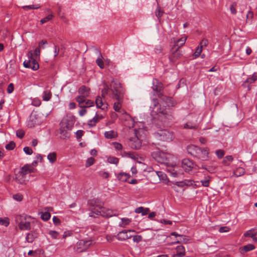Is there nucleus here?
Wrapping results in <instances>:
<instances>
[{"label": "nucleus", "instance_id": "1", "mask_svg": "<svg viewBox=\"0 0 257 257\" xmlns=\"http://www.w3.org/2000/svg\"><path fill=\"white\" fill-rule=\"evenodd\" d=\"M152 89L156 93V95L163 101L165 102L169 106H173L176 102L174 101L172 97L165 96L162 91L164 89L163 84L159 81L157 79H154L153 80Z\"/></svg>", "mask_w": 257, "mask_h": 257}, {"label": "nucleus", "instance_id": "2", "mask_svg": "<svg viewBox=\"0 0 257 257\" xmlns=\"http://www.w3.org/2000/svg\"><path fill=\"white\" fill-rule=\"evenodd\" d=\"M112 98L116 101L114 103L113 108L117 112H121V103L123 98V92L120 84H117L112 88Z\"/></svg>", "mask_w": 257, "mask_h": 257}, {"label": "nucleus", "instance_id": "3", "mask_svg": "<svg viewBox=\"0 0 257 257\" xmlns=\"http://www.w3.org/2000/svg\"><path fill=\"white\" fill-rule=\"evenodd\" d=\"M31 217L24 214L18 215L16 217V221L18 226L22 230L31 229Z\"/></svg>", "mask_w": 257, "mask_h": 257}, {"label": "nucleus", "instance_id": "4", "mask_svg": "<svg viewBox=\"0 0 257 257\" xmlns=\"http://www.w3.org/2000/svg\"><path fill=\"white\" fill-rule=\"evenodd\" d=\"M154 135L157 139L168 142L172 141L175 137L173 132L167 129L160 130L155 133Z\"/></svg>", "mask_w": 257, "mask_h": 257}, {"label": "nucleus", "instance_id": "5", "mask_svg": "<svg viewBox=\"0 0 257 257\" xmlns=\"http://www.w3.org/2000/svg\"><path fill=\"white\" fill-rule=\"evenodd\" d=\"M152 156L156 161L164 164H170V160L173 158L171 155L159 150L152 153Z\"/></svg>", "mask_w": 257, "mask_h": 257}, {"label": "nucleus", "instance_id": "6", "mask_svg": "<svg viewBox=\"0 0 257 257\" xmlns=\"http://www.w3.org/2000/svg\"><path fill=\"white\" fill-rule=\"evenodd\" d=\"M116 215V211L105 208L102 207L100 210L94 211L92 213H89V216L90 217L95 218L99 215H101L103 217H110Z\"/></svg>", "mask_w": 257, "mask_h": 257}, {"label": "nucleus", "instance_id": "7", "mask_svg": "<svg viewBox=\"0 0 257 257\" xmlns=\"http://www.w3.org/2000/svg\"><path fill=\"white\" fill-rule=\"evenodd\" d=\"M182 167L186 172L191 173L193 170H197L199 168L192 161L184 159L182 161Z\"/></svg>", "mask_w": 257, "mask_h": 257}, {"label": "nucleus", "instance_id": "8", "mask_svg": "<svg viewBox=\"0 0 257 257\" xmlns=\"http://www.w3.org/2000/svg\"><path fill=\"white\" fill-rule=\"evenodd\" d=\"M88 204L90 207V209L92 213L94 211L100 210L103 206V202L98 198H93L88 201Z\"/></svg>", "mask_w": 257, "mask_h": 257}, {"label": "nucleus", "instance_id": "9", "mask_svg": "<svg viewBox=\"0 0 257 257\" xmlns=\"http://www.w3.org/2000/svg\"><path fill=\"white\" fill-rule=\"evenodd\" d=\"M24 66L26 68H31L33 70H37L39 68V65L36 59L34 58L33 54L30 53L29 56V60L25 61L23 63Z\"/></svg>", "mask_w": 257, "mask_h": 257}, {"label": "nucleus", "instance_id": "10", "mask_svg": "<svg viewBox=\"0 0 257 257\" xmlns=\"http://www.w3.org/2000/svg\"><path fill=\"white\" fill-rule=\"evenodd\" d=\"M117 84H120L117 81H115L114 80H112L111 82L110 85H108L106 84H104V88L101 91V96L104 98L106 95L109 94V96L112 98V88L114 86H116Z\"/></svg>", "mask_w": 257, "mask_h": 257}, {"label": "nucleus", "instance_id": "11", "mask_svg": "<svg viewBox=\"0 0 257 257\" xmlns=\"http://www.w3.org/2000/svg\"><path fill=\"white\" fill-rule=\"evenodd\" d=\"M208 154L209 150L208 148H201L199 147L195 158L203 161H207L208 159Z\"/></svg>", "mask_w": 257, "mask_h": 257}, {"label": "nucleus", "instance_id": "12", "mask_svg": "<svg viewBox=\"0 0 257 257\" xmlns=\"http://www.w3.org/2000/svg\"><path fill=\"white\" fill-rule=\"evenodd\" d=\"M89 88L86 87L85 86H81L79 89L78 92L80 94L79 96L76 98L77 101H81L82 99L86 98L89 94Z\"/></svg>", "mask_w": 257, "mask_h": 257}, {"label": "nucleus", "instance_id": "13", "mask_svg": "<svg viewBox=\"0 0 257 257\" xmlns=\"http://www.w3.org/2000/svg\"><path fill=\"white\" fill-rule=\"evenodd\" d=\"M60 125V128L58 130V132L60 135V138L63 140L69 138L70 137V134L67 131V130L68 129V125L64 124L63 123H61Z\"/></svg>", "mask_w": 257, "mask_h": 257}, {"label": "nucleus", "instance_id": "14", "mask_svg": "<svg viewBox=\"0 0 257 257\" xmlns=\"http://www.w3.org/2000/svg\"><path fill=\"white\" fill-rule=\"evenodd\" d=\"M128 145L133 149L139 150L141 147L142 143L138 137H136L130 139Z\"/></svg>", "mask_w": 257, "mask_h": 257}, {"label": "nucleus", "instance_id": "15", "mask_svg": "<svg viewBox=\"0 0 257 257\" xmlns=\"http://www.w3.org/2000/svg\"><path fill=\"white\" fill-rule=\"evenodd\" d=\"M187 37H182L180 39H176L173 38L171 41L172 42L174 43V45L172 47V49L174 48H178L180 49L182 46H183L186 41Z\"/></svg>", "mask_w": 257, "mask_h": 257}, {"label": "nucleus", "instance_id": "16", "mask_svg": "<svg viewBox=\"0 0 257 257\" xmlns=\"http://www.w3.org/2000/svg\"><path fill=\"white\" fill-rule=\"evenodd\" d=\"M135 232L134 230H124L120 231L116 236V238L119 240H124L130 238L132 237L131 234H128V232Z\"/></svg>", "mask_w": 257, "mask_h": 257}, {"label": "nucleus", "instance_id": "17", "mask_svg": "<svg viewBox=\"0 0 257 257\" xmlns=\"http://www.w3.org/2000/svg\"><path fill=\"white\" fill-rule=\"evenodd\" d=\"M167 167V170L170 175L173 177H176L178 176L177 171L176 170L177 168L176 163H171L170 162V164H166Z\"/></svg>", "mask_w": 257, "mask_h": 257}, {"label": "nucleus", "instance_id": "18", "mask_svg": "<svg viewBox=\"0 0 257 257\" xmlns=\"http://www.w3.org/2000/svg\"><path fill=\"white\" fill-rule=\"evenodd\" d=\"M102 97L97 96L95 100V103L97 108L105 109L107 107V104L104 100Z\"/></svg>", "mask_w": 257, "mask_h": 257}, {"label": "nucleus", "instance_id": "19", "mask_svg": "<svg viewBox=\"0 0 257 257\" xmlns=\"http://www.w3.org/2000/svg\"><path fill=\"white\" fill-rule=\"evenodd\" d=\"M179 50V49L176 48L174 49H171L172 54L170 56V59L172 61L175 62L177 59L181 57L182 53Z\"/></svg>", "mask_w": 257, "mask_h": 257}, {"label": "nucleus", "instance_id": "20", "mask_svg": "<svg viewBox=\"0 0 257 257\" xmlns=\"http://www.w3.org/2000/svg\"><path fill=\"white\" fill-rule=\"evenodd\" d=\"M257 79V73H254L252 75L248 78L242 84V86L244 87H247L248 89L249 90L250 89V86L248 84V83L251 84L254 83Z\"/></svg>", "mask_w": 257, "mask_h": 257}, {"label": "nucleus", "instance_id": "21", "mask_svg": "<svg viewBox=\"0 0 257 257\" xmlns=\"http://www.w3.org/2000/svg\"><path fill=\"white\" fill-rule=\"evenodd\" d=\"M79 105L81 108L89 107L93 105L94 102L91 100H86V98L82 99L81 101H77Z\"/></svg>", "mask_w": 257, "mask_h": 257}, {"label": "nucleus", "instance_id": "22", "mask_svg": "<svg viewBox=\"0 0 257 257\" xmlns=\"http://www.w3.org/2000/svg\"><path fill=\"white\" fill-rule=\"evenodd\" d=\"M38 237V233L35 230L27 234L26 240L29 243H32L35 238Z\"/></svg>", "mask_w": 257, "mask_h": 257}, {"label": "nucleus", "instance_id": "23", "mask_svg": "<svg viewBox=\"0 0 257 257\" xmlns=\"http://www.w3.org/2000/svg\"><path fill=\"white\" fill-rule=\"evenodd\" d=\"M15 180L19 184H24L26 181V176L24 175L22 172H18L15 173Z\"/></svg>", "mask_w": 257, "mask_h": 257}, {"label": "nucleus", "instance_id": "24", "mask_svg": "<svg viewBox=\"0 0 257 257\" xmlns=\"http://www.w3.org/2000/svg\"><path fill=\"white\" fill-rule=\"evenodd\" d=\"M199 147L195 145H189L187 148L188 153L194 157H196Z\"/></svg>", "mask_w": 257, "mask_h": 257}, {"label": "nucleus", "instance_id": "25", "mask_svg": "<svg viewBox=\"0 0 257 257\" xmlns=\"http://www.w3.org/2000/svg\"><path fill=\"white\" fill-rule=\"evenodd\" d=\"M102 115H99L96 114L95 116L91 119L89 120L88 124L90 127H93L95 125L96 123H97L100 119L103 118Z\"/></svg>", "mask_w": 257, "mask_h": 257}, {"label": "nucleus", "instance_id": "26", "mask_svg": "<svg viewBox=\"0 0 257 257\" xmlns=\"http://www.w3.org/2000/svg\"><path fill=\"white\" fill-rule=\"evenodd\" d=\"M38 123V121L37 120L36 115L35 114L32 113L29 117V120L28 122V126L30 127H32L35 126V125Z\"/></svg>", "mask_w": 257, "mask_h": 257}, {"label": "nucleus", "instance_id": "27", "mask_svg": "<svg viewBox=\"0 0 257 257\" xmlns=\"http://www.w3.org/2000/svg\"><path fill=\"white\" fill-rule=\"evenodd\" d=\"M33 169L31 167L30 165H26L23 166L18 172H22L23 174H24V175L26 176V175H27L29 173L33 172Z\"/></svg>", "mask_w": 257, "mask_h": 257}, {"label": "nucleus", "instance_id": "28", "mask_svg": "<svg viewBox=\"0 0 257 257\" xmlns=\"http://www.w3.org/2000/svg\"><path fill=\"white\" fill-rule=\"evenodd\" d=\"M150 210L149 208L139 207L135 209V212L136 213H141L142 215H147L149 213Z\"/></svg>", "mask_w": 257, "mask_h": 257}, {"label": "nucleus", "instance_id": "29", "mask_svg": "<svg viewBox=\"0 0 257 257\" xmlns=\"http://www.w3.org/2000/svg\"><path fill=\"white\" fill-rule=\"evenodd\" d=\"M94 50L96 53H97L99 56V57L96 59V63L100 68L102 69L104 68V63L102 59L100 58L102 57L100 51L97 48H95Z\"/></svg>", "mask_w": 257, "mask_h": 257}, {"label": "nucleus", "instance_id": "30", "mask_svg": "<svg viewBox=\"0 0 257 257\" xmlns=\"http://www.w3.org/2000/svg\"><path fill=\"white\" fill-rule=\"evenodd\" d=\"M177 254L176 256L178 257H182L185 254V247L183 245H179L176 247ZM174 256L175 255H174Z\"/></svg>", "mask_w": 257, "mask_h": 257}, {"label": "nucleus", "instance_id": "31", "mask_svg": "<svg viewBox=\"0 0 257 257\" xmlns=\"http://www.w3.org/2000/svg\"><path fill=\"white\" fill-rule=\"evenodd\" d=\"M130 178V175L128 174L121 172L117 175V179L122 182H126L127 180Z\"/></svg>", "mask_w": 257, "mask_h": 257}, {"label": "nucleus", "instance_id": "32", "mask_svg": "<svg viewBox=\"0 0 257 257\" xmlns=\"http://www.w3.org/2000/svg\"><path fill=\"white\" fill-rule=\"evenodd\" d=\"M178 187H183L185 186H191L193 184L191 180H185L182 181L176 182L175 183Z\"/></svg>", "mask_w": 257, "mask_h": 257}, {"label": "nucleus", "instance_id": "33", "mask_svg": "<svg viewBox=\"0 0 257 257\" xmlns=\"http://www.w3.org/2000/svg\"><path fill=\"white\" fill-rule=\"evenodd\" d=\"M52 94L50 90L46 89L44 91L42 94V99L44 101H49L51 99Z\"/></svg>", "mask_w": 257, "mask_h": 257}, {"label": "nucleus", "instance_id": "34", "mask_svg": "<svg viewBox=\"0 0 257 257\" xmlns=\"http://www.w3.org/2000/svg\"><path fill=\"white\" fill-rule=\"evenodd\" d=\"M122 156L130 158L134 160H137L139 158V156L137 154L132 152H123Z\"/></svg>", "mask_w": 257, "mask_h": 257}, {"label": "nucleus", "instance_id": "35", "mask_svg": "<svg viewBox=\"0 0 257 257\" xmlns=\"http://www.w3.org/2000/svg\"><path fill=\"white\" fill-rule=\"evenodd\" d=\"M188 238L184 235H181L180 238L173 242V244H177V243H186L188 242Z\"/></svg>", "mask_w": 257, "mask_h": 257}, {"label": "nucleus", "instance_id": "36", "mask_svg": "<svg viewBox=\"0 0 257 257\" xmlns=\"http://www.w3.org/2000/svg\"><path fill=\"white\" fill-rule=\"evenodd\" d=\"M41 214V218L44 221H47L50 218L51 214L48 210L45 212H42Z\"/></svg>", "mask_w": 257, "mask_h": 257}, {"label": "nucleus", "instance_id": "37", "mask_svg": "<svg viewBox=\"0 0 257 257\" xmlns=\"http://www.w3.org/2000/svg\"><path fill=\"white\" fill-rule=\"evenodd\" d=\"M56 153L55 152L50 153L47 156V159L49 162L53 164L56 161Z\"/></svg>", "mask_w": 257, "mask_h": 257}, {"label": "nucleus", "instance_id": "38", "mask_svg": "<svg viewBox=\"0 0 257 257\" xmlns=\"http://www.w3.org/2000/svg\"><path fill=\"white\" fill-rule=\"evenodd\" d=\"M254 228H252L246 231L244 234V236L245 237H250L252 238L253 236L257 235V231L256 232H254Z\"/></svg>", "mask_w": 257, "mask_h": 257}, {"label": "nucleus", "instance_id": "39", "mask_svg": "<svg viewBox=\"0 0 257 257\" xmlns=\"http://www.w3.org/2000/svg\"><path fill=\"white\" fill-rule=\"evenodd\" d=\"M104 136L107 139H111L115 137V133L113 131L106 132L104 133Z\"/></svg>", "mask_w": 257, "mask_h": 257}, {"label": "nucleus", "instance_id": "40", "mask_svg": "<svg viewBox=\"0 0 257 257\" xmlns=\"http://www.w3.org/2000/svg\"><path fill=\"white\" fill-rule=\"evenodd\" d=\"M184 128L185 129H196V125L190 121L187 122L184 125Z\"/></svg>", "mask_w": 257, "mask_h": 257}, {"label": "nucleus", "instance_id": "41", "mask_svg": "<svg viewBox=\"0 0 257 257\" xmlns=\"http://www.w3.org/2000/svg\"><path fill=\"white\" fill-rule=\"evenodd\" d=\"M244 173V170L242 168H238L234 171V175L237 177L240 176Z\"/></svg>", "mask_w": 257, "mask_h": 257}, {"label": "nucleus", "instance_id": "42", "mask_svg": "<svg viewBox=\"0 0 257 257\" xmlns=\"http://www.w3.org/2000/svg\"><path fill=\"white\" fill-rule=\"evenodd\" d=\"M255 248V246L251 244H248L247 245H244L242 250L244 251V252H247L250 250H252Z\"/></svg>", "mask_w": 257, "mask_h": 257}, {"label": "nucleus", "instance_id": "43", "mask_svg": "<svg viewBox=\"0 0 257 257\" xmlns=\"http://www.w3.org/2000/svg\"><path fill=\"white\" fill-rule=\"evenodd\" d=\"M159 112L163 114L168 119L171 120L173 117V115L171 114L168 113L166 110L160 109Z\"/></svg>", "mask_w": 257, "mask_h": 257}, {"label": "nucleus", "instance_id": "44", "mask_svg": "<svg viewBox=\"0 0 257 257\" xmlns=\"http://www.w3.org/2000/svg\"><path fill=\"white\" fill-rule=\"evenodd\" d=\"M233 158L232 156H227L225 157L223 161V163L225 165H229V163L228 162H231L232 161Z\"/></svg>", "mask_w": 257, "mask_h": 257}, {"label": "nucleus", "instance_id": "45", "mask_svg": "<svg viewBox=\"0 0 257 257\" xmlns=\"http://www.w3.org/2000/svg\"><path fill=\"white\" fill-rule=\"evenodd\" d=\"M164 11L160 7H158L156 10L155 14L156 17L159 19L163 15Z\"/></svg>", "mask_w": 257, "mask_h": 257}, {"label": "nucleus", "instance_id": "46", "mask_svg": "<svg viewBox=\"0 0 257 257\" xmlns=\"http://www.w3.org/2000/svg\"><path fill=\"white\" fill-rule=\"evenodd\" d=\"M16 146L14 142L11 141L6 146V149L8 150H13Z\"/></svg>", "mask_w": 257, "mask_h": 257}, {"label": "nucleus", "instance_id": "47", "mask_svg": "<svg viewBox=\"0 0 257 257\" xmlns=\"http://www.w3.org/2000/svg\"><path fill=\"white\" fill-rule=\"evenodd\" d=\"M95 160L92 157H90L87 159L86 164H85V167H88L91 165H92L94 163Z\"/></svg>", "mask_w": 257, "mask_h": 257}, {"label": "nucleus", "instance_id": "48", "mask_svg": "<svg viewBox=\"0 0 257 257\" xmlns=\"http://www.w3.org/2000/svg\"><path fill=\"white\" fill-rule=\"evenodd\" d=\"M53 17V15L52 14L48 15L47 17L42 19L40 21L41 24H43L48 22L49 21H50V20H51L52 19Z\"/></svg>", "mask_w": 257, "mask_h": 257}, {"label": "nucleus", "instance_id": "49", "mask_svg": "<svg viewBox=\"0 0 257 257\" xmlns=\"http://www.w3.org/2000/svg\"><path fill=\"white\" fill-rule=\"evenodd\" d=\"M122 223L120 224L121 227H124L125 225L128 224L131 222V219L128 218H121Z\"/></svg>", "mask_w": 257, "mask_h": 257}, {"label": "nucleus", "instance_id": "50", "mask_svg": "<svg viewBox=\"0 0 257 257\" xmlns=\"http://www.w3.org/2000/svg\"><path fill=\"white\" fill-rule=\"evenodd\" d=\"M107 160L110 164H117L118 163V159L114 157H109Z\"/></svg>", "mask_w": 257, "mask_h": 257}, {"label": "nucleus", "instance_id": "51", "mask_svg": "<svg viewBox=\"0 0 257 257\" xmlns=\"http://www.w3.org/2000/svg\"><path fill=\"white\" fill-rule=\"evenodd\" d=\"M49 234L54 239L57 238V237L59 235V233L58 232H57L56 231H54V230H50L49 231Z\"/></svg>", "mask_w": 257, "mask_h": 257}, {"label": "nucleus", "instance_id": "52", "mask_svg": "<svg viewBox=\"0 0 257 257\" xmlns=\"http://www.w3.org/2000/svg\"><path fill=\"white\" fill-rule=\"evenodd\" d=\"M202 51V48H201L200 47L198 46L196 49L195 52L194 53V56L195 57H198L200 55V53H201Z\"/></svg>", "mask_w": 257, "mask_h": 257}, {"label": "nucleus", "instance_id": "53", "mask_svg": "<svg viewBox=\"0 0 257 257\" xmlns=\"http://www.w3.org/2000/svg\"><path fill=\"white\" fill-rule=\"evenodd\" d=\"M40 6L39 5H36V6H33V5H30V6H23L22 8L24 10L26 9H37L39 8Z\"/></svg>", "mask_w": 257, "mask_h": 257}, {"label": "nucleus", "instance_id": "54", "mask_svg": "<svg viewBox=\"0 0 257 257\" xmlns=\"http://www.w3.org/2000/svg\"><path fill=\"white\" fill-rule=\"evenodd\" d=\"M23 150L26 154L29 155H30L33 153V151L32 149L28 147H26L24 148Z\"/></svg>", "mask_w": 257, "mask_h": 257}, {"label": "nucleus", "instance_id": "55", "mask_svg": "<svg viewBox=\"0 0 257 257\" xmlns=\"http://www.w3.org/2000/svg\"><path fill=\"white\" fill-rule=\"evenodd\" d=\"M236 6V4L235 3H233L230 7V10L231 13L233 14H235L236 13V10L235 9V7Z\"/></svg>", "mask_w": 257, "mask_h": 257}, {"label": "nucleus", "instance_id": "56", "mask_svg": "<svg viewBox=\"0 0 257 257\" xmlns=\"http://www.w3.org/2000/svg\"><path fill=\"white\" fill-rule=\"evenodd\" d=\"M208 40L206 39H203L200 43V46L201 48L203 47H206L208 45Z\"/></svg>", "mask_w": 257, "mask_h": 257}, {"label": "nucleus", "instance_id": "57", "mask_svg": "<svg viewBox=\"0 0 257 257\" xmlns=\"http://www.w3.org/2000/svg\"><path fill=\"white\" fill-rule=\"evenodd\" d=\"M216 155L219 158H221L224 155V152L223 150H218L215 152Z\"/></svg>", "mask_w": 257, "mask_h": 257}, {"label": "nucleus", "instance_id": "58", "mask_svg": "<svg viewBox=\"0 0 257 257\" xmlns=\"http://www.w3.org/2000/svg\"><path fill=\"white\" fill-rule=\"evenodd\" d=\"M13 198L18 201H21L23 199V196L21 194H17L13 196Z\"/></svg>", "mask_w": 257, "mask_h": 257}, {"label": "nucleus", "instance_id": "59", "mask_svg": "<svg viewBox=\"0 0 257 257\" xmlns=\"http://www.w3.org/2000/svg\"><path fill=\"white\" fill-rule=\"evenodd\" d=\"M113 144L114 147L115 148V149L116 150H120L122 148V146L121 144H120L119 143L114 142V143H113Z\"/></svg>", "mask_w": 257, "mask_h": 257}, {"label": "nucleus", "instance_id": "60", "mask_svg": "<svg viewBox=\"0 0 257 257\" xmlns=\"http://www.w3.org/2000/svg\"><path fill=\"white\" fill-rule=\"evenodd\" d=\"M142 240V237L141 235H135L133 236V240L134 242H139Z\"/></svg>", "mask_w": 257, "mask_h": 257}, {"label": "nucleus", "instance_id": "61", "mask_svg": "<svg viewBox=\"0 0 257 257\" xmlns=\"http://www.w3.org/2000/svg\"><path fill=\"white\" fill-rule=\"evenodd\" d=\"M24 135H25L24 132L22 130H18L17 131L16 135L18 138H19L20 139H22V138H23Z\"/></svg>", "mask_w": 257, "mask_h": 257}, {"label": "nucleus", "instance_id": "62", "mask_svg": "<svg viewBox=\"0 0 257 257\" xmlns=\"http://www.w3.org/2000/svg\"><path fill=\"white\" fill-rule=\"evenodd\" d=\"M84 132L82 130H78L76 133V138L77 139H80L81 138L82 136L83 135Z\"/></svg>", "mask_w": 257, "mask_h": 257}, {"label": "nucleus", "instance_id": "63", "mask_svg": "<svg viewBox=\"0 0 257 257\" xmlns=\"http://www.w3.org/2000/svg\"><path fill=\"white\" fill-rule=\"evenodd\" d=\"M99 174L100 176L104 178H107L109 177V174L107 172L104 171H100Z\"/></svg>", "mask_w": 257, "mask_h": 257}, {"label": "nucleus", "instance_id": "64", "mask_svg": "<svg viewBox=\"0 0 257 257\" xmlns=\"http://www.w3.org/2000/svg\"><path fill=\"white\" fill-rule=\"evenodd\" d=\"M202 185L204 187H208L209 185V180L205 179L201 181Z\"/></svg>", "mask_w": 257, "mask_h": 257}]
</instances>
